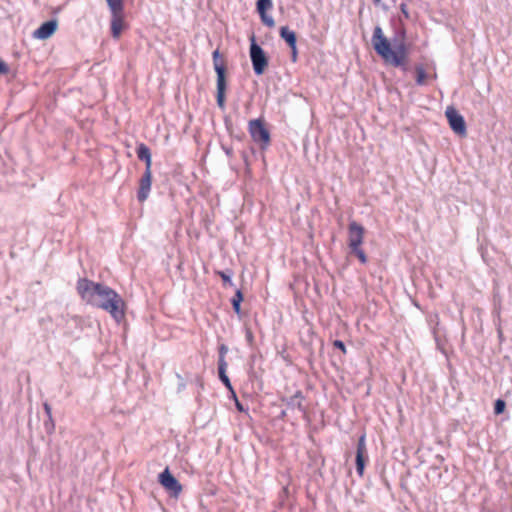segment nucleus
Wrapping results in <instances>:
<instances>
[{
    "instance_id": "nucleus-1",
    "label": "nucleus",
    "mask_w": 512,
    "mask_h": 512,
    "mask_svg": "<svg viewBox=\"0 0 512 512\" xmlns=\"http://www.w3.org/2000/svg\"><path fill=\"white\" fill-rule=\"evenodd\" d=\"M76 288L82 300L86 301L87 304L103 309L117 322L124 318L125 303L114 289L87 278H80L77 281Z\"/></svg>"
},
{
    "instance_id": "nucleus-2",
    "label": "nucleus",
    "mask_w": 512,
    "mask_h": 512,
    "mask_svg": "<svg viewBox=\"0 0 512 512\" xmlns=\"http://www.w3.org/2000/svg\"><path fill=\"white\" fill-rule=\"evenodd\" d=\"M371 42L376 54L385 64L400 68L404 72L408 71V48L403 40L398 43L394 42V48H392V44L384 35L382 28L377 25L373 30Z\"/></svg>"
},
{
    "instance_id": "nucleus-3",
    "label": "nucleus",
    "mask_w": 512,
    "mask_h": 512,
    "mask_svg": "<svg viewBox=\"0 0 512 512\" xmlns=\"http://www.w3.org/2000/svg\"><path fill=\"white\" fill-rule=\"evenodd\" d=\"M249 54L254 73L257 76L264 74L268 66L269 59L263 48L256 42L254 34L250 37Z\"/></svg>"
},
{
    "instance_id": "nucleus-4",
    "label": "nucleus",
    "mask_w": 512,
    "mask_h": 512,
    "mask_svg": "<svg viewBox=\"0 0 512 512\" xmlns=\"http://www.w3.org/2000/svg\"><path fill=\"white\" fill-rule=\"evenodd\" d=\"M248 131L252 140L259 144L261 150H266L269 147L271 135L262 119L250 120L248 123Z\"/></svg>"
},
{
    "instance_id": "nucleus-5",
    "label": "nucleus",
    "mask_w": 512,
    "mask_h": 512,
    "mask_svg": "<svg viewBox=\"0 0 512 512\" xmlns=\"http://www.w3.org/2000/svg\"><path fill=\"white\" fill-rule=\"evenodd\" d=\"M446 118L453 132L465 136L467 127L464 117L453 106H448L445 111Z\"/></svg>"
},
{
    "instance_id": "nucleus-6",
    "label": "nucleus",
    "mask_w": 512,
    "mask_h": 512,
    "mask_svg": "<svg viewBox=\"0 0 512 512\" xmlns=\"http://www.w3.org/2000/svg\"><path fill=\"white\" fill-rule=\"evenodd\" d=\"M159 483L174 497H178L182 491V485L170 472L169 468H165L163 472L159 474Z\"/></svg>"
},
{
    "instance_id": "nucleus-7",
    "label": "nucleus",
    "mask_w": 512,
    "mask_h": 512,
    "mask_svg": "<svg viewBox=\"0 0 512 512\" xmlns=\"http://www.w3.org/2000/svg\"><path fill=\"white\" fill-rule=\"evenodd\" d=\"M365 229L356 221H351L348 225V246L350 251L361 247L364 240Z\"/></svg>"
},
{
    "instance_id": "nucleus-8",
    "label": "nucleus",
    "mask_w": 512,
    "mask_h": 512,
    "mask_svg": "<svg viewBox=\"0 0 512 512\" xmlns=\"http://www.w3.org/2000/svg\"><path fill=\"white\" fill-rule=\"evenodd\" d=\"M368 461V454L366 448V437L365 434L361 435L358 439L357 450H356V472L362 477L364 474L365 466Z\"/></svg>"
},
{
    "instance_id": "nucleus-9",
    "label": "nucleus",
    "mask_w": 512,
    "mask_h": 512,
    "mask_svg": "<svg viewBox=\"0 0 512 512\" xmlns=\"http://www.w3.org/2000/svg\"><path fill=\"white\" fill-rule=\"evenodd\" d=\"M58 22L56 19L48 20L42 23L39 28L33 32V37L39 40L50 38L57 30Z\"/></svg>"
},
{
    "instance_id": "nucleus-10",
    "label": "nucleus",
    "mask_w": 512,
    "mask_h": 512,
    "mask_svg": "<svg viewBox=\"0 0 512 512\" xmlns=\"http://www.w3.org/2000/svg\"><path fill=\"white\" fill-rule=\"evenodd\" d=\"M152 184V173H143L139 180V188L137 191V199L139 202H144L149 197Z\"/></svg>"
},
{
    "instance_id": "nucleus-11",
    "label": "nucleus",
    "mask_w": 512,
    "mask_h": 512,
    "mask_svg": "<svg viewBox=\"0 0 512 512\" xmlns=\"http://www.w3.org/2000/svg\"><path fill=\"white\" fill-rule=\"evenodd\" d=\"M281 401L285 403L287 408L298 409L303 414H306V408L303 405L304 395L300 390L296 391V393L290 397L281 398Z\"/></svg>"
},
{
    "instance_id": "nucleus-12",
    "label": "nucleus",
    "mask_w": 512,
    "mask_h": 512,
    "mask_svg": "<svg viewBox=\"0 0 512 512\" xmlns=\"http://www.w3.org/2000/svg\"><path fill=\"white\" fill-rule=\"evenodd\" d=\"M219 77H217V94L216 101L217 105L221 110H224L226 105V89H227V81L226 78H223L222 69H219Z\"/></svg>"
},
{
    "instance_id": "nucleus-13",
    "label": "nucleus",
    "mask_w": 512,
    "mask_h": 512,
    "mask_svg": "<svg viewBox=\"0 0 512 512\" xmlns=\"http://www.w3.org/2000/svg\"><path fill=\"white\" fill-rule=\"evenodd\" d=\"M125 27L123 12H111V35L118 39Z\"/></svg>"
},
{
    "instance_id": "nucleus-14",
    "label": "nucleus",
    "mask_w": 512,
    "mask_h": 512,
    "mask_svg": "<svg viewBox=\"0 0 512 512\" xmlns=\"http://www.w3.org/2000/svg\"><path fill=\"white\" fill-rule=\"evenodd\" d=\"M279 35L289 47L297 45L296 33L290 30L288 26H282L279 30Z\"/></svg>"
},
{
    "instance_id": "nucleus-15",
    "label": "nucleus",
    "mask_w": 512,
    "mask_h": 512,
    "mask_svg": "<svg viewBox=\"0 0 512 512\" xmlns=\"http://www.w3.org/2000/svg\"><path fill=\"white\" fill-rule=\"evenodd\" d=\"M228 365H218V377L224 386L231 392L233 397H236V393L232 387L229 377L227 376L226 370Z\"/></svg>"
},
{
    "instance_id": "nucleus-16",
    "label": "nucleus",
    "mask_w": 512,
    "mask_h": 512,
    "mask_svg": "<svg viewBox=\"0 0 512 512\" xmlns=\"http://www.w3.org/2000/svg\"><path fill=\"white\" fill-rule=\"evenodd\" d=\"M244 299V295L241 291V289H236L234 296L231 299V305L233 308V311L237 314H241V302Z\"/></svg>"
},
{
    "instance_id": "nucleus-17",
    "label": "nucleus",
    "mask_w": 512,
    "mask_h": 512,
    "mask_svg": "<svg viewBox=\"0 0 512 512\" xmlns=\"http://www.w3.org/2000/svg\"><path fill=\"white\" fill-rule=\"evenodd\" d=\"M136 154L138 159L141 161H145L146 159L151 157V151L149 147L144 143L138 144V146L136 147Z\"/></svg>"
},
{
    "instance_id": "nucleus-18",
    "label": "nucleus",
    "mask_w": 512,
    "mask_h": 512,
    "mask_svg": "<svg viewBox=\"0 0 512 512\" xmlns=\"http://www.w3.org/2000/svg\"><path fill=\"white\" fill-rule=\"evenodd\" d=\"M220 56V52L218 49H216L213 53H212V57H213V64H214V69H215V72L217 74V77H219V69H222V72H223V78H226V68L224 66V64L220 63L218 61V58Z\"/></svg>"
},
{
    "instance_id": "nucleus-19",
    "label": "nucleus",
    "mask_w": 512,
    "mask_h": 512,
    "mask_svg": "<svg viewBox=\"0 0 512 512\" xmlns=\"http://www.w3.org/2000/svg\"><path fill=\"white\" fill-rule=\"evenodd\" d=\"M217 275L222 279L224 286H230L233 287L234 283L232 281V275L233 271L230 269H227L225 271H217Z\"/></svg>"
},
{
    "instance_id": "nucleus-20",
    "label": "nucleus",
    "mask_w": 512,
    "mask_h": 512,
    "mask_svg": "<svg viewBox=\"0 0 512 512\" xmlns=\"http://www.w3.org/2000/svg\"><path fill=\"white\" fill-rule=\"evenodd\" d=\"M415 71H416V84L420 85V86L424 85L426 78H427V73H426L425 69L423 68L422 65H417L415 67Z\"/></svg>"
},
{
    "instance_id": "nucleus-21",
    "label": "nucleus",
    "mask_w": 512,
    "mask_h": 512,
    "mask_svg": "<svg viewBox=\"0 0 512 512\" xmlns=\"http://www.w3.org/2000/svg\"><path fill=\"white\" fill-rule=\"evenodd\" d=\"M272 6V0H257L256 2V10L259 14L267 13Z\"/></svg>"
},
{
    "instance_id": "nucleus-22",
    "label": "nucleus",
    "mask_w": 512,
    "mask_h": 512,
    "mask_svg": "<svg viewBox=\"0 0 512 512\" xmlns=\"http://www.w3.org/2000/svg\"><path fill=\"white\" fill-rule=\"evenodd\" d=\"M111 12H123V0H106Z\"/></svg>"
},
{
    "instance_id": "nucleus-23",
    "label": "nucleus",
    "mask_w": 512,
    "mask_h": 512,
    "mask_svg": "<svg viewBox=\"0 0 512 512\" xmlns=\"http://www.w3.org/2000/svg\"><path fill=\"white\" fill-rule=\"evenodd\" d=\"M227 352L228 347L225 344H221L218 348V365H228L225 359Z\"/></svg>"
},
{
    "instance_id": "nucleus-24",
    "label": "nucleus",
    "mask_w": 512,
    "mask_h": 512,
    "mask_svg": "<svg viewBox=\"0 0 512 512\" xmlns=\"http://www.w3.org/2000/svg\"><path fill=\"white\" fill-rule=\"evenodd\" d=\"M506 402L503 399H497L494 403V413L495 415H500L505 411Z\"/></svg>"
},
{
    "instance_id": "nucleus-25",
    "label": "nucleus",
    "mask_w": 512,
    "mask_h": 512,
    "mask_svg": "<svg viewBox=\"0 0 512 512\" xmlns=\"http://www.w3.org/2000/svg\"><path fill=\"white\" fill-rule=\"evenodd\" d=\"M351 253L354 254L362 264L367 263V256L361 247L351 250Z\"/></svg>"
},
{
    "instance_id": "nucleus-26",
    "label": "nucleus",
    "mask_w": 512,
    "mask_h": 512,
    "mask_svg": "<svg viewBox=\"0 0 512 512\" xmlns=\"http://www.w3.org/2000/svg\"><path fill=\"white\" fill-rule=\"evenodd\" d=\"M43 425H44V429L47 434H52L54 432L55 424H54L52 416L47 417V419L44 420Z\"/></svg>"
},
{
    "instance_id": "nucleus-27",
    "label": "nucleus",
    "mask_w": 512,
    "mask_h": 512,
    "mask_svg": "<svg viewBox=\"0 0 512 512\" xmlns=\"http://www.w3.org/2000/svg\"><path fill=\"white\" fill-rule=\"evenodd\" d=\"M259 15H260L261 21L263 22L264 25H266L267 27H270V28L275 26V21L272 16L268 15L267 13H263V14H259Z\"/></svg>"
},
{
    "instance_id": "nucleus-28",
    "label": "nucleus",
    "mask_w": 512,
    "mask_h": 512,
    "mask_svg": "<svg viewBox=\"0 0 512 512\" xmlns=\"http://www.w3.org/2000/svg\"><path fill=\"white\" fill-rule=\"evenodd\" d=\"M245 339H246V342L249 345V347L254 346V343H255L254 335L250 328L245 329Z\"/></svg>"
},
{
    "instance_id": "nucleus-29",
    "label": "nucleus",
    "mask_w": 512,
    "mask_h": 512,
    "mask_svg": "<svg viewBox=\"0 0 512 512\" xmlns=\"http://www.w3.org/2000/svg\"><path fill=\"white\" fill-rule=\"evenodd\" d=\"M333 346L339 350H341L343 353H346V347L343 341L341 340H335L333 342Z\"/></svg>"
},
{
    "instance_id": "nucleus-30",
    "label": "nucleus",
    "mask_w": 512,
    "mask_h": 512,
    "mask_svg": "<svg viewBox=\"0 0 512 512\" xmlns=\"http://www.w3.org/2000/svg\"><path fill=\"white\" fill-rule=\"evenodd\" d=\"M400 10H401V13L403 14V16L406 18V19H409L410 18V14H409V11H408V8H407V5L405 3H401L400 4Z\"/></svg>"
},
{
    "instance_id": "nucleus-31",
    "label": "nucleus",
    "mask_w": 512,
    "mask_h": 512,
    "mask_svg": "<svg viewBox=\"0 0 512 512\" xmlns=\"http://www.w3.org/2000/svg\"><path fill=\"white\" fill-rule=\"evenodd\" d=\"M9 71V67L6 62L0 60V75L6 74Z\"/></svg>"
},
{
    "instance_id": "nucleus-32",
    "label": "nucleus",
    "mask_w": 512,
    "mask_h": 512,
    "mask_svg": "<svg viewBox=\"0 0 512 512\" xmlns=\"http://www.w3.org/2000/svg\"><path fill=\"white\" fill-rule=\"evenodd\" d=\"M222 150L225 152V154L231 158L233 156V148L231 146H226L224 144L221 145Z\"/></svg>"
},
{
    "instance_id": "nucleus-33",
    "label": "nucleus",
    "mask_w": 512,
    "mask_h": 512,
    "mask_svg": "<svg viewBox=\"0 0 512 512\" xmlns=\"http://www.w3.org/2000/svg\"><path fill=\"white\" fill-rule=\"evenodd\" d=\"M145 171L144 173H152L151 171V166H152V156L148 159H146L145 161Z\"/></svg>"
},
{
    "instance_id": "nucleus-34",
    "label": "nucleus",
    "mask_w": 512,
    "mask_h": 512,
    "mask_svg": "<svg viewBox=\"0 0 512 512\" xmlns=\"http://www.w3.org/2000/svg\"><path fill=\"white\" fill-rule=\"evenodd\" d=\"M291 49V59L293 62H296L297 60V45L290 46Z\"/></svg>"
},
{
    "instance_id": "nucleus-35",
    "label": "nucleus",
    "mask_w": 512,
    "mask_h": 512,
    "mask_svg": "<svg viewBox=\"0 0 512 512\" xmlns=\"http://www.w3.org/2000/svg\"><path fill=\"white\" fill-rule=\"evenodd\" d=\"M43 408H44L46 416L47 417H51L52 416V408H51V406L47 402H45L43 404Z\"/></svg>"
},
{
    "instance_id": "nucleus-36",
    "label": "nucleus",
    "mask_w": 512,
    "mask_h": 512,
    "mask_svg": "<svg viewBox=\"0 0 512 512\" xmlns=\"http://www.w3.org/2000/svg\"><path fill=\"white\" fill-rule=\"evenodd\" d=\"M235 399V405H236V408L239 410V411H244V408L242 406V404L239 402V400L237 399V396L236 397H233Z\"/></svg>"
},
{
    "instance_id": "nucleus-37",
    "label": "nucleus",
    "mask_w": 512,
    "mask_h": 512,
    "mask_svg": "<svg viewBox=\"0 0 512 512\" xmlns=\"http://www.w3.org/2000/svg\"><path fill=\"white\" fill-rule=\"evenodd\" d=\"M287 417V410H281V412L278 415V419L284 420Z\"/></svg>"
},
{
    "instance_id": "nucleus-38",
    "label": "nucleus",
    "mask_w": 512,
    "mask_h": 512,
    "mask_svg": "<svg viewBox=\"0 0 512 512\" xmlns=\"http://www.w3.org/2000/svg\"><path fill=\"white\" fill-rule=\"evenodd\" d=\"M245 137L244 133H240L239 135H236L235 138L239 141H241Z\"/></svg>"
},
{
    "instance_id": "nucleus-39",
    "label": "nucleus",
    "mask_w": 512,
    "mask_h": 512,
    "mask_svg": "<svg viewBox=\"0 0 512 512\" xmlns=\"http://www.w3.org/2000/svg\"><path fill=\"white\" fill-rule=\"evenodd\" d=\"M498 337H499L500 341H503V332L500 328L498 329Z\"/></svg>"
},
{
    "instance_id": "nucleus-40",
    "label": "nucleus",
    "mask_w": 512,
    "mask_h": 512,
    "mask_svg": "<svg viewBox=\"0 0 512 512\" xmlns=\"http://www.w3.org/2000/svg\"><path fill=\"white\" fill-rule=\"evenodd\" d=\"M382 0H373L375 5H380Z\"/></svg>"
}]
</instances>
